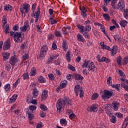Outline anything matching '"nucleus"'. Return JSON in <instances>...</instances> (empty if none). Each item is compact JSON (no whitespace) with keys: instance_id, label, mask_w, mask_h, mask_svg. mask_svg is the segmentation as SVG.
I'll return each instance as SVG.
<instances>
[{"instance_id":"f257e3e1","label":"nucleus","mask_w":128,"mask_h":128,"mask_svg":"<svg viewBox=\"0 0 128 128\" xmlns=\"http://www.w3.org/2000/svg\"><path fill=\"white\" fill-rule=\"evenodd\" d=\"M56 106L58 114H60V112L64 110V99L60 98L58 100L56 103Z\"/></svg>"},{"instance_id":"f03ea898","label":"nucleus","mask_w":128,"mask_h":128,"mask_svg":"<svg viewBox=\"0 0 128 128\" xmlns=\"http://www.w3.org/2000/svg\"><path fill=\"white\" fill-rule=\"evenodd\" d=\"M48 46L43 45L40 48V54L38 56V58L40 60H44L46 58V52L48 51Z\"/></svg>"},{"instance_id":"7ed1b4c3","label":"nucleus","mask_w":128,"mask_h":128,"mask_svg":"<svg viewBox=\"0 0 128 128\" xmlns=\"http://www.w3.org/2000/svg\"><path fill=\"white\" fill-rule=\"evenodd\" d=\"M36 110V106L31 105L29 106V109L27 110L26 112L28 114V118L30 120H32V118H34V110Z\"/></svg>"},{"instance_id":"20e7f679","label":"nucleus","mask_w":128,"mask_h":128,"mask_svg":"<svg viewBox=\"0 0 128 128\" xmlns=\"http://www.w3.org/2000/svg\"><path fill=\"white\" fill-rule=\"evenodd\" d=\"M74 90L76 96H78V92L80 94V98H82L84 96V90H82V88H80V84L75 86Z\"/></svg>"},{"instance_id":"39448f33","label":"nucleus","mask_w":128,"mask_h":128,"mask_svg":"<svg viewBox=\"0 0 128 128\" xmlns=\"http://www.w3.org/2000/svg\"><path fill=\"white\" fill-rule=\"evenodd\" d=\"M112 96V91L108 90H104L103 94L102 95V98L103 100H108Z\"/></svg>"},{"instance_id":"423d86ee","label":"nucleus","mask_w":128,"mask_h":128,"mask_svg":"<svg viewBox=\"0 0 128 128\" xmlns=\"http://www.w3.org/2000/svg\"><path fill=\"white\" fill-rule=\"evenodd\" d=\"M36 84L35 83H32L30 85V88L33 90L32 94L34 98L38 96V88L36 87Z\"/></svg>"},{"instance_id":"0eeeda50","label":"nucleus","mask_w":128,"mask_h":128,"mask_svg":"<svg viewBox=\"0 0 128 128\" xmlns=\"http://www.w3.org/2000/svg\"><path fill=\"white\" fill-rule=\"evenodd\" d=\"M14 40L16 42H22V33L16 32L13 36Z\"/></svg>"},{"instance_id":"6e6552de","label":"nucleus","mask_w":128,"mask_h":128,"mask_svg":"<svg viewBox=\"0 0 128 128\" xmlns=\"http://www.w3.org/2000/svg\"><path fill=\"white\" fill-rule=\"evenodd\" d=\"M30 21L26 20V21L24 22V25L20 28V30L21 32H26V30H30Z\"/></svg>"},{"instance_id":"1a4fd4ad","label":"nucleus","mask_w":128,"mask_h":128,"mask_svg":"<svg viewBox=\"0 0 128 128\" xmlns=\"http://www.w3.org/2000/svg\"><path fill=\"white\" fill-rule=\"evenodd\" d=\"M88 70L91 72H94L98 70V68H96V66L93 62H90L88 65Z\"/></svg>"},{"instance_id":"9d476101","label":"nucleus","mask_w":128,"mask_h":128,"mask_svg":"<svg viewBox=\"0 0 128 128\" xmlns=\"http://www.w3.org/2000/svg\"><path fill=\"white\" fill-rule=\"evenodd\" d=\"M98 110V106L97 104L92 105L90 107H88L87 110L90 112H96Z\"/></svg>"},{"instance_id":"9b49d317","label":"nucleus","mask_w":128,"mask_h":128,"mask_svg":"<svg viewBox=\"0 0 128 128\" xmlns=\"http://www.w3.org/2000/svg\"><path fill=\"white\" fill-rule=\"evenodd\" d=\"M38 10H37L36 12L32 16L33 18H36L35 22H38V18H40V8L38 7Z\"/></svg>"},{"instance_id":"f8f14e48","label":"nucleus","mask_w":128,"mask_h":128,"mask_svg":"<svg viewBox=\"0 0 128 128\" xmlns=\"http://www.w3.org/2000/svg\"><path fill=\"white\" fill-rule=\"evenodd\" d=\"M110 51L111 52L110 55L112 56H116L118 52V46H113L112 48H111V50Z\"/></svg>"},{"instance_id":"ddd939ff","label":"nucleus","mask_w":128,"mask_h":128,"mask_svg":"<svg viewBox=\"0 0 128 128\" xmlns=\"http://www.w3.org/2000/svg\"><path fill=\"white\" fill-rule=\"evenodd\" d=\"M73 76L76 80H84V77L78 74H74Z\"/></svg>"},{"instance_id":"4468645a","label":"nucleus","mask_w":128,"mask_h":128,"mask_svg":"<svg viewBox=\"0 0 128 128\" xmlns=\"http://www.w3.org/2000/svg\"><path fill=\"white\" fill-rule=\"evenodd\" d=\"M3 54V60L6 62L10 56V54L6 52H4L2 53Z\"/></svg>"},{"instance_id":"2eb2a0df","label":"nucleus","mask_w":128,"mask_h":128,"mask_svg":"<svg viewBox=\"0 0 128 128\" xmlns=\"http://www.w3.org/2000/svg\"><path fill=\"white\" fill-rule=\"evenodd\" d=\"M46 98H48V90H44L42 92L41 100H44Z\"/></svg>"},{"instance_id":"dca6fc26","label":"nucleus","mask_w":128,"mask_h":128,"mask_svg":"<svg viewBox=\"0 0 128 128\" xmlns=\"http://www.w3.org/2000/svg\"><path fill=\"white\" fill-rule=\"evenodd\" d=\"M17 98H18V94H14L12 96L11 98L9 99V102H10V104H14V102L16 100Z\"/></svg>"},{"instance_id":"f3484780","label":"nucleus","mask_w":128,"mask_h":128,"mask_svg":"<svg viewBox=\"0 0 128 128\" xmlns=\"http://www.w3.org/2000/svg\"><path fill=\"white\" fill-rule=\"evenodd\" d=\"M77 40H79V42H86V40L84 38L82 35L80 33L78 34Z\"/></svg>"},{"instance_id":"a211bd4d","label":"nucleus","mask_w":128,"mask_h":128,"mask_svg":"<svg viewBox=\"0 0 128 128\" xmlns=\"http://www.w3.org/2000/svg\"><path fill=\"white\" fill-rule=\"evenodd\" d=\"M64 106H66V104L67 106H72V101H70V100L68 98H64Z\"/></svg>"},{"instance_id":"6ab92c4d","label":"nucleus","mask_w":128,"mask_h":128,"mask_svg":"<svg viewBox=\"0 0 128 128\" xmlns=\"http://www.w3.org/2000/svg\"><path fill=\"white\" fill-rule=\"evenodd\" d=\"M76 26L78 28L81 34H84V26L82 25L81 24H77Z\"/></svg>"},{"instance_id":"aec40b11","label":"nucleus","mask_w":128,"mask_h":128,"mask_svg":"<svg viewBox=\"0 0 128 128\" xmlns=\"http://www.w3.org/2000/svg\"><path fill=\"white\" fill-rule=\"evenodd\" d=\"M16 58L14 56H12L9 62L11 66H14L16 64Z\"/></svg>"},{"instance_id":"412c9836","label":"nucleus","mask_w":128,"mask_h":128,"mask_svg":"<svg viewBox=\"0 0 128 128\" xmlns=\"http://www.w3.org/2000/svg\"><path fill=\"white\" fill-rule=\"evenodd\" d=\"M36 69L34 67H33L31 69L30 72V75L31 76H36Z\"/></svg>"},{"instance_id":"4be33fe9","label":"nucleus","mask_w":128,"mask_h":128,"mask_svg":"<svg viewBox=\"0 0 128 128\" xmlns=\"http://www.w3.org/2000/svg\"><path fill=\"white\" fill-rule=\"evenodd\" d=\"M128 21L126 20H121L120 22V24L122 28H126V24H128Z\"/></svg>"},{"instance_id":"5701e85b","label":"nucleus","mask_w":128,"mask_h":128,"mask_svg":"<svg viewBox=\"0 0 128 128\" xmlns=\"http://www.w3.org/2000/svg\"><path fill=\"white\" fill-rule=\"evenodd\" d=\"M29 6H30L29 4H24L23 8L25 9L26 14H28V12H30Z\"/></svg>"},{"instance_id":"b1692460","label":"nucleus","mask_w":128,"mask_h":128,"mask_svg":"<svg viewBox=\"0 0 128 128\" xmlns=\"http://www.w3.org/2000/svg\"><path fill=\"white\" fill-rule=\"evenodd\" d=\"M62 47L63 48L64 50L66 52V50H68V46L66 45V40H63Z\"/></svg>"},{"instance_id":"393cba45","label":"nucleus","mask_w":128,"mask_h":128,"mask_svg":"<svg viewBox=\"0 0 128 128\" xmlns=\"http://www.w3.org/2000/svg\"><path fill=\"white\" fill-rule=\"evenodd\" d=\"M128 116L127 117H126V118H125V120L122 124V128H126V126H128Z\"/></svg>"},{"instance_id":"a878e982","label":"nucleus","mask_w":128,"mask_h":128,"mask_svg":"<svg viewBox=\"0 0 128 128\" xmlns=\"http://www.w3.org/2000/svg\"><path fill=\"white\" fill-rule=\"evenodd\" d=\"M122 58L120 56H118L116 58V62L118 63V66H122Z\"/></svg>"},{"instance_id":"bb28decb","label":"nucleus","mask_w":128,"mask_h":128,"mask_svg":"<svg viewBox=\"0 0 128 128\" xmlns=\"http://www.w3.org/2000/svg\"><path fill=\"white\" fill-rule=\"evenodd\" d=\"M66 58L68 62H70V52L68 51L66 55Z\"/></svg>"},{"instance_id":"cd10ccee","label":"nucleus","mask_w":128,"mask_h":128,"mask_svg":"<svg viewBox=\"0 0 128 128\" xmlns=\"http://www.w3.org/2000/svg\"><path fill=\"white\" fill-rule=\"evenodd\" d=\"M114 102V105L112 107L113 110H118V103L116 102Z\"/></svg>"},{"instance_id":"c85d7f7f","label":"nucleus","mask_w":128,"mask_h":128,"mask_svg":"<svg viewBox=\"0 0 128 128\" xmlns=\"http://www.w3.org/2000/svg\"><path fill=\"white\" fill-rule=\"evenodd\" d=\"M38 80L40 82H41L42 84H44L46 82V79L42 76H40L39 77H38Z\"/></svg>"},{"instance_id":"c756f323","label":"nucleus","mask_w":128,"mask_h":128,"mask_svg":"<svg viewBox=\"0 0 128 128\" xmlns=\"http://www.w3.org/2000/svg\"><path fill=\"white\" fill-rule=\"evenodd\" d=\"M4 88L6 92H10V84H6L4 86Z\"/></svg>"},{"instance_id":"7c9ffc66","label":"nucleus","mask_w":128,"mask_h":128,"mask_svg":"<svg viewBox=\"0 0 128 128\" xmlns=\"http://www.w3.org/2000/svg\"><path fill=\"white\" fill-rule=\"evenodd\" d=\"M102 16L106 20H110V16L108 14H103Z\"/></svg>"},{"instance_id":"2f4dec72","label":"nucleus","mask_w":128,"mask_h":128,"mask_svg":"<svg viewBox=\"0 0 128 128\" xmlns=\"http://www.w3.org/2000/svg\"><path fill=\"white\" fill-rule=\"evenodd\" d=\"M124 7H125L124 4L118 2V8H120V10H124Z\"/></svg>"},{"instance_id":"473e14b6","label":"nucleus","mask_w":128,"mask_h":128,"mask_svg":"<svg viewBox=\"0 0 128 128\" xmlns=\"http://www.w3.org/2000/svg\"><path fill=\"white\" fill-rule=\"evenodd\" d=\"M91 30L92 27H90V25H86L85 27H84V32H90Z\"/></svg>"},{"instance_id":"72a5a7b5","label":"nucleus","mask_w":128,"mask_h":128,"mask_svg":"<svg viewBox=\"0 0 128 128\" xmlns=\"http://www.w3.org/2000/svg\"><path fill=\"white\" fill-rule=\"evenodd\" d=\"M102 108L105 110L106 112H108V110L110 108V105L106 104V105L103 106Z\"/></svg>"},{"instance_id":"f704fd0d","label":"nucleus","mask_w":128,"mask_h":128,"mask_svg":"<svg viewBox=\"0 0 128 128\" xmlns=\"http://www.w3.org/2000/svg\"><path fill=\"white\" fill-rule=\"evenodd\" d=\"M10 46V44L6 43V44H4L3 46V50H8Z\"/></svg>"},{"instance_id":"c9c22d12","label":"nucleus","mask_w":128,"mask_h":128,"mask_svg":"<svg viewBox=\"0 0 128 128\" xmlns=\"http://www.w3.org/2000/svg\"><path fill=\"white\" fill-rule=\"evenodd\" d=\"M33 98H34V96H31L30 95H28L27 96L26 102H27L28 104H30V102H32Z\"/></svg>"},{"instance_id":"e433bc0d","label":"nucleus","mask_w":128,"mask_h":128,"mask_svg":"<svg viewBox=\"0 0 128 128\" xmlns=\"http://www.w3.org/2000/svg\"><path fill=\"white\" fill-rule=\"evenodd\" d=\"M40 108H41L42 110H44V112H46L48 110V108L46 106H44V104H40Z\"/></svg>"},{"instance_id":"4c0bfd02","label":"nucleus","mask_w":128,"mask_h":128,"mask_svg":"<svg viewBox=\"0 0 128 128\" xmlns=\"http://www.w3.org/2000/svg\"><path fill=\"white\" fill-rule=\"evenodd\" d=\"M88 64H90V60L85 61L82 66V68H88Z\"/></svg>"},{"instance_id":"58836bf2","label":"nucleus","mask_w":128,"mask_h":128,"mask_svg":"<svg viewBox=\"0 0 128 128\" xmlns=\"http://www.w3.org/2000/svg\"><path fill=\"white\" fill-rule=\"evenodd\" d=\"M50 24H55L58 23V21L56 20H54L53 18H50Z\"/></svg>"},{"instance_id":"ea45409f","label":"nucleus","mask_w":128,"mask_h":128,"mask_svg":"<svg viewBox=\"0 0 128 128\" xmlns=\"http://www.w3.org/2000/svg\"><path fill=\"white\" fill-rule=\"evenodd\" d=\"M112 88H114L118 91L120 90V84H112Z\"/></svg>"},{"instance_id":"a19ab883","label":"nucleus","mask_w":128,"mask_h":128,"mask_svg":"<svg viewBox=\"0 0 128 128\" xmlns=\"http://www.w3.org/2000/svg\"><path fill=\"white\" fill-rule=\"evenodd\" d=\"M22 76H23L24 80H28V78H30V76L28 72L23 74Z\"/></svg>"},{"instance_id":"79ce46f5","label":"nucleus","mask_w":128,"mask_h":128,"mask_svg":"<svg viewBox=\"0 0 128 128\" xmlns=\"http://www.w3.org/2000/svg\"><path fill=\"white\" fill-rule=\"evenodd\" d=\"M68 70H72V72H76V68L72 66L70 64H68Z\"/></svg>"},{"instance_id":"37998d69","label":"nucleus","mask_w":128,"mask_h":128,"mask_svg":"<svg viewBox=\"0 0 128 128\" xmlns=\"http://www.w3.org/2000/svg\"><path fill=\"white\" fill-rule=\"evenodd\" d=\"M58 56V54H52L50 55V58H51V60H56Z\"/></svg>"},{"instance_id":"c03bdc74","label":"nucleus","mask_w":128,"mask_h":128,"mask_svg":"<svg viewBox=\"0 0 128 128\" xmlns=\"http://www.w3.org/2000/svg\"><path fill=\"white\" fill-rule=\"evenodd\" d=\"M60 123L61 124H68V121H66V120L62 118L60 120Z\"/></svg>"},{"instance_id":"a18cd8bd","label":"nucleus","mask_w":128,"mask_h":128,"mask_svg":"<svg viewBox=\"0 0 128 128\" xmlns=\"http://www.w3.org/2000/svg\"><path fill=\"white\" fill-rule=\"evenodd\" d=\"M83 36L86 38H88V40H90V35L88 34V32H84L82 33Z\"/></svg>"},{"instance_id":"49530a36","label":"nucleus","mask_w":128,"mask_h":128,"mask_svg":"<svg viewBox=\"0 0 128 128\" xmlns=\"http://www.w3.org/2000/svg\"><path fill=\"white\" fill-rule=\"evenodd\" d=\"M110 122H112L113 124H116V117L113 116L112 117V118L110 119Z\"/></svg>"},{"instance_id":"de8ad7c7","label":"nucleus","mask_w":128,"mask_h":128,"mask_svg":"<svg viewBox=\"0 0 128 128\" xmlns=\"http://www.w3.org/2000/svg\"><path fill=\"white\" fill-rule=\"evenodd\" d=\"M98 98V93H95L93 95H92V98L93 100H96Z\"/></svg>"},{"instance_id":"09e8293b","label":"nucleus","mask_w":128,"mask_h":128,"mask_svg":"<svg viewBox=\"0 0 128 128\" xmlns=\"http://www.w3.org/2000/svg\"><path fill=\"white\" fill-rule=\"evenodd\" d=\"M102 50H112V48L107 45L104 44L103 45V48H102Z\"/></svg>"},{"instance_id":"8fccbe9b","label":"nucleus","mask_w":128,"mask_h":128,"mask_svg":"<svg viewBox=\"0 0 128 128\" xmlns=\"http://www.w3.org/2000/svg\"><path fill=\"white\" fill-rule=\"evenodd\" d=\"M60 86L61 88H66V82H64V81L62 82L60 84Z\"/></svg>"},{"instance_id":"3c124183","label":"nucleus","mask_w":128,"mask_h":128,"mask_svg":"<svg viewBox=\"0 0 128 128\" xmlns=\"http://www.w3.org/2000/svg\"><path fill=\"white\" fill-rule=\"evenodd\" d=\"M48 76L50 80H54V74H48Z\"/></svg>"},{"instance_id":"603ef678","label":"nucleus","mask_w":128,"mask_h":128,"mask_svg":"<svg viewBox=\"0 0 128 128\" xmlns=\"http://www.w3.org/2000/svg\"><path fill=\"white\" fill-rule=\"evenodd\" d=\"M115 40H118V42H122V38L118 37V35H114V36Z\"/></svg>"},{"instance_id":"864d4df0","label":"nucleus","mask_w":128,"mask_h":128,"mask_svg":"<svg viewBox=\"0 0 128 128\" xmlns=\"http://www.w3.org/2000/svg\"><path fill=\"white\" fill-rule=\"evenodd\" d=\"M124 62H123L124 66H126V64H128V56L124 58Z\"/></svg>"},{"instance_id":"5fc2aeb1","label":"nucleus","mask_w":128,"mask_h":128,"mask_svg":"<svg viewBox=\"0 0 128 128\" xmlns=\"http://www.w3.org/2000/svg\"><path fill=\"white\" fill-rule=\"evenodd\" d=\"M55 36L58 38H60L62 36V33L60 31H56L55 32Z\"/></svg>"},{"instance_id":"6e6d98bb","label":"nucleus","mask_w":128,"mask_h":128,"mask_svg":"<svg viewBox=\"0 0 128 128\" xmlns=\"http://www.w3.org/2000/svg\"><path fill=\"white\" fill-rule=\"evenodd\" d=\"M72 114V109L66 110V114H67L68 116H70Z\"/></svg>"},{"instance_id":"4d7b16f0","label":"nucleus","mask_w":128,"mask_h":128,"mask_svg":"<svg viewBox=\"0 0 128 128\" xmlns=\"http://www.w3.org/2000/svg\"><path fill=\"white\" fill-rule=\"evenodd\" d=\"M10 68H11L10 65L8 64H6L5 70H8V72H10Z\"/></svg>"},{"instance_id":"13d9d810","label":"nucleus","mask_w":128,"mask_h":128,"mask_svg":"<svg viewBox=\"0 0 128 128\" xmlns=\"http://www.w3.org/2000/svg\"><path fill=\"white\" fill-rule=\"evenodd\" d=\"M81 16L84 18H86V16H88V14H86V12L82 11L81 12Z\"/></svg>"},{"instance_id":"bf43d9fd","label":"nucleus","mask_w":128,"mask_h":128,"mask_svg":"<svg viewBox=\"0 0 128 128\" xmlns=\"http://www.w3.org/2000/svg\"><path fill=\"white\" fill-rule=\"evenodd\" d=\"M54 64L56 66H60V58H58L55 61Z\"/></svg>"},{"instance_id":"052dcab7","label":"nucleus","mask_w":128,"mask_h":128,"mask_svg":"<svg viewBox=\"0 0 128 128\" xmlns=\"http://www.w3.org/2000/svg\"><path fill=\"white\" fill-rule=\"evenodd\" d=\"M20 82V78H18L16 81V82L13 84V86H18V83Z\"/></svg>"},{"instance_id":"680f3d73","label":"nucleus","mask_w":128,"mask_h":128,"mask_svg":"<svg viewBox=\"0 0 128 128\" xmlns=\"http://www.w3.org/2000/svg\"><path fill=\"white\" fill-rule=\"evenodd\" d=\"M124 16L125 18H128V10H125L124 12Z\"/></svg>"},{"instance_id":"e2e57ef3","label":"nucleus","mask_w":128,"mask_h":128,"mask_svg":"<svg viewBox=\"0 0 128 128\" xmlns=\"http://www.w3.org/2000/svg\"><path fill=\"white\" fill-rule=\"evenodd\" d=\"M29 56H28V54H25L23 56H22V58L24 60H28V58Z\"/></svg>"},{"instance_id":"0e129e2a","label":"nucleus","mask_w":128,"mask_h":128,"mask_svg":"<svg viewBox=\"0 0 128 128\" xmlns=\"http://www.w3.org/2000/svg\"><path fill=\"white\" fill-rule=\"evenodd\" d=\"M53 61H54V60L52 59V58L50 57V58H48L46 62H47L48 64H52Z\"/></svg>"},{"instance_id":"69168bd1","label":"nucleus","mask_w":128,"mask_h":128,"mask_svg":"<svg viewBox=\"0 0 128 128\" xmlns=\"http://www.w3.org/2000/svg\"><path fill=\"white\" fill-rule=\"evenodd\" d=\"M112 77L109 76L107 78V84H110V82H112Z\"/></svg>"},{"instance_id":"338daca9","label":"nucleus","mask_w":128,"mask_h":128,"mask_svg":"<svg viewBox=\"0 0 128 128\" xmlns=\"http://www.w3.org/2000/svg\"><path fill=\"white\" fill-rule=\"evenodd\" d=\"M52 48L54 50H56L58 48V46H56V42H54L52 44Z\"/></svg>"},{"instance_id":"774afa93","label":"nucleus","mask_w":128,"mask_h":128,"mask_svg":"<svg viewBox=\"0 0 128 128\" xmlns=\"http://www.w3.org/2000/svg\"><path fill=\"white\" fill-rule=\"evenodd\" d=\"M40 116L41 118H46V114L44 113V112L41 111L40 112Z\"/></svg>"}]
</instances>
